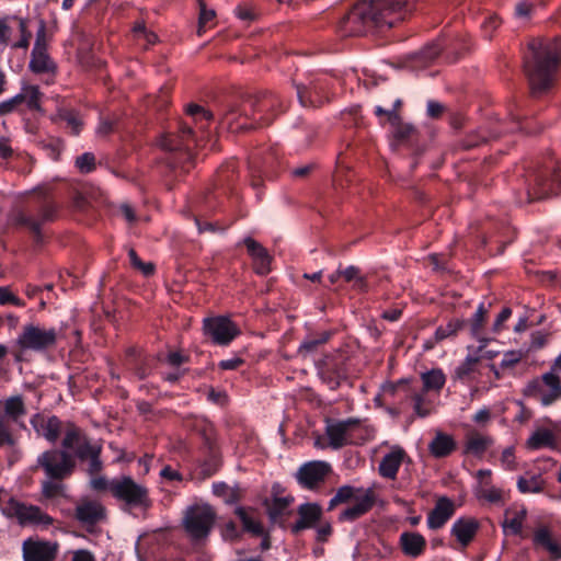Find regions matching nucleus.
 Listing matches in <instances>:
<instances>
[{"label":"nucleus","instance_id":"1","mask_svg":"<svg viewBox=\"0 0 561 561\" xmlns=\"http://www.w3.org/2000/svg\"><path fill=\"white\" fill-rule=\"evenodd\" d=\"M561 60V43L558 37L533 38L524 55V72L533 94L548 91L556 78Z\"/></svg>","mask_w":561,"mask_h":561},{"label":"nucleus","instance_id":"2","mask_svg":"<svg viewBox=\"0 0 561 561\" xmlns=\"http://www.w3.org/2000/svg\"><path fill=\"white\" fill-rule=\"evenodd\" d=\"M58 204L45 198L28 205L25 209L15 214V225L26 227L33 234L37 244L43 242L42 225L54 221L57 218Z\"/></svg>","mask_w":561,"mask_h":561},{"label":"nucleus","instance_id":"3","mask_svg":"<svg viewBox=\"0 0 561 561\" xmlns=\"http://www.w3.org/2000/svg\"><path fill=\"white\" fill-rule=\"evenodd\" d=\"M352 499H354L356 503L341 513L339 519L342 522H354L358 519L369 512L376 502L373 489L364 491L363 489H354L351 485H343L337 489L335 495L331 499L329 510L334 508L341 503H346Z\"/></svg>","mask_w":561,"mask_h":561},{"label":"nucleus","instance_id":"4","mask_svg":"<svg viewBox=\"0 0 561 561\" xmlns=\"http://www.w3.org/2000/svg\"><path fill=\"white\" fill-rule=\"evenodd\" d=\"M416 0H374L368 2L375 27H393L404 21L414 10Z\"/></svg>","mask_w":561,"mask_h":561},{"label":"nucleus","instance_id":"5","mask_svg":"<svg viewBox=\"0 0 561 561\" xmlns=\"http://www.w3.org/2000/svg\"><path fill=\"white\" fill-rule=\"evenodd\" d=\"M111 494L128 508L148 510L151 506L148 489L128 476L111 481Z\"/></svg>","mask_w":561,"mask_h":561},{"label":"nucleus","instance_id":"6","mask_svg":"<svg viewBox=\"0 0 561 561\" xmlns=\"http://www.w3.org/2000/svg\"><path fill=\"white\" fill-rule=\"evenodd\" d=\"M561 192V172L545 168L533 172L527 181V202H538Z\"/></svg>","mask_w":561,"mask_h":561},{"label":"nucleus","instance_id":"7","mask_svg":"<svg viewBox=\"0 0 561 561\" xmlns=\"http://www.w3.org/2000/svg\"><path fill=\"white\" fill-rule=\"evenodd\" d=\"M249 98L242 105L227 104L220 111L221 125L232 133L245 131L260 126L259 113L253 112Z\"/></svg>","mask_w":561,"mask_h":561},{"label":"nucleus","instance_id":"8","mask_svg":"<svg viewBox=\"0 0 561 561\" xmlns=\"http://www.w3.org/2000/svg\"><path fill=\"white\" fill-rule=\"evenodd\" d=\"M37 465L49 479L62 480L72 473L76 460L67 450L50 449L38 457Z\"/></svg>","mask_w":561,"mask_h":561},{"label":"nucleus","instance_id":"9","mask_svg":"<svg viewBox=\"0 0 561 561\" xmlns=\"http://www.w3.org/2000/svg\"><path fill=\"white\" fill-rule=\"evenodd\" d=\"M216 514L208 505L188 507L183 517V526L193 539H203L208 536L214 526Z\"/></svg>","mask_w":561,"mask_h":561},{"label":"nucleus","instance_id":"10","mask_svg":"<svg viewBox=\"0 0 561 561\" xmlns=\"http://www.w3.org/2000/svg\"><path fill=\"white\" fill-rule=\"evenodd\" d=\"M373 25V14L368 2L355 4L340 21L339 28L344 36L362 35Z\"/></svg>","mask_w":561,"mask_h":561},{"label":"nucleus","instance_id":"11","mask_svg":"<svg viewBox=\"0 0 561 561\" xmlns=\"http://www.w3.org/2000/svg\"><path fill=\"white\" fill-rule=\"evenodd\" d=\"M58 333L55 329H43L34 324L23 328L16 343L22 350L41 352L55 346Z\"/></svg>","mask_w":561,"mask_h":561},{"label":"nucleus","instance_id":"12","mask_svg":"<svg viewBox=\"0 0 561 561\" xmlns=\"http://www.w3.org/2000/svg\"><path fill=\"white\" fill-rule=\"evenodd\" d=\"M527 394L549 405L561 399V380L554 373H546L541 378L533 380L527 387Z\"/></svg>","mask_w":561,"mask_h":561},{"label":"nucleus","instance_id":"13","mask_svg":"<svg viewBox=\"0 0 561 561\" xmlns=\"http://www.w3.org/2000/svg\"><path fill=\"white\" fill-rule=\"evenodd\" d=\"M203 330L205 335L219 345H228L240 333L237 325L222 316L204 319Z\"/></svg>","mask_w":561,"mask_h":561},{"label":"nucleus","instance_id":"14","mask_svg":"<svg viewBox=\"0 0 561 561\" xmlns=\"http://www.w3.org/2000/svg\"><path fill=\"white\" fill-rule=\"evenodd\" d=\"M2 512L9 517H15L20 524H50L51 518L44 514L39 507L26 505L10 499L2 506Z\"/></svg>","mask_w":561,"mask_h":561},{"label":"nucleus","instance_id":"15","mask_svg":"<svg viewBox=\"0 0 561 561\" xmlns=\"http://www.w3.org/2000/svg\"><path fill=\"white\" fill-rule=\"evenodd\" d=\"M253 112L259 113L260 126L270 125L275 113L283 111V102L273 93H264L250 100Z\"/></svg>","mask_w":561,"mask_h":561},{"label":"nucleus","instance_id":"16","mask_svg":"<svg viewBox=\"0 0 561 561\" xmlns=\"http://www.w3.org/2000/svg\"><path fill=\"white\" fill-rule=\"evenodd\" d=\"M195 142L194 131L187 125H181L179 134L163 135L159 140V146L165 151H186L187 160L192 159L190 152L191 145Z\"/></svg>","mask_w":561,"mask_h":561},{"label":"nucleus","instance_id":"17","mask_svg":"<svg viewBox=\"0 0 561 561\" xmlns=\"http://www.w3.org/2000/svg\"><path fill=\"white\" fill-rule=\"evenodd\" d=\"M58 551V543L27 539L23 542V558L25 561H54Z\"/></svg>","mask_w":561,"mask_h":561},{"label":"nucleus","instance_id":"18","mask_svg":"<svg viewBox=\"0 0 561 561\" xmlns=\"http://www.w3.org/2000/svg\"><path fill=\"white\" fill-rule=\"evenodd\" d=\"M330 469V465L324 461H310L299 468L296 477L304 488L313 489L324 481Z\"/></svg>","mask_w":561,"mask_h":561},{"label":"nucleus","instance_id":"19","mask_svg":"<svg viewBox=\"0 0 561 561\" xmlns=\"http://www.w3.org/2000/svg\"><path fill=\"white\" fill-rule=\"evenodd\" d=\"M31 424L37 435L43 436L50 443H55L62 431V423L55 415L46 416L37 413L31 419Z\"/></svg>","mask_w":561,"mask_h":561},{"label":"nucleus","instance_id":"20","mask_svg":"<svg viewBox=\"0 0 561 561\" xmlns=\"http://www.w3.org/2000/svg\"><path fill=\"white\" fill-rule=\"evenodd\" d=\"M244 245L253 259L254 271L259 275H266L271 271L272 256L267 250L252 238L244 239Z\"/></svg>","mask_w":561,"mask_h":561},{"label":"nucleus","instance_id":"21","mask_svg":"<svg viewBox=\"0 0 561 561\" xmlns=\"http://www.w3.org/2000/svg\"><path fill=\"white\" fill-rule=\"evenodd\" d=\"M455 505L451 500L442 496L437 500L435 507L430 512L427 525L432 529H438L454 515Z\"/></svg>","mask_w":561,"mask_h":561},{"label":"nucleus","instance_id":"22","mask_svg":"<svg viewBox=\"0 0 561 561\" xmlns=\"http://www.w3.org/2000/svg\"><path fill=\"white\" fill-rule=\"evenodd\" d=\"M322 515L321 507L316 503H306L298 507V519L291 526L293 534L297 535L301 530L311 528Z\"/></svg>","mask_w":561,"mask_h":561},{"label":"nucleus","instance_id":"23","mask_svg":"<svg viewBox=\"0 0 561 561\" xmlns=\"http://www.w3.org/2000/svg\"><path fill=\"white\" fill-rule=\"evenodd\" d=\"M3 412L0 414V420L11 425L18 423L26 414V408L21 396H14L0 401Z\"/></svg>","mask_w":561,"mask_h":561},{"label":"nucleus","instance_id":"24","mask_svg":"<svg viewBox=\"0 0 561 561\" xmlns=\"http://www.w3.org/2000/svg\"><path fill=\"white\" fill-rule=\"evenodd\" d=\"M358 424L355 419L337 422L327 426V435L330 439V446L339 449L347 444V432Z\"/></svg>","mask_w":561,"mask_h":561},{"label":"nucleus","instance_id":"25","mask_svg":"<svg viewBox=\"0 0 561 561\" xmlns=\"http://www.w3.org/2000/svg\"><path fill=\"white\" fill-rule=\"evenodd\" d=\"M405 456L407 454L401 447L392 448V450L386 456H383V458L380 461V476L387 479H394Z\"/></svg>","mask_w":561,"mask_h":561},{"label":"nucleus","instance_id":"26","mask_svg":"<svg viewBox=\"0 0 561 561\" xmlns=\"http://www.w3.org/2000/svg\"><path fill=\"white\" fill-rule=\"evenodd\" d=\"M104 516V507L94 501L83 502L76 508V517L84 524L94 525L102 520Z\"/></svg>","mask_w":561,"mask_h":561},{"label":"nucleus","instance_id":"27","mask_svg":"<svg viewBox=\"0 0 561 561\" xmlns=\"http://www.w3.org/2000/svg\"><path fill=\"white\" fill-rule=\"evenodd\" d=\"M291 496L278 497L275 496L273 500H265L264 505L266 507L268 517L272 523L279 524L283 526L284 517L289 514V505L293 503Z\"/></svg>","mask_w":561,"mask_h":561},{"label":"nucleus","instance_id":"28","mask_svg":"<svg viewBox=\"0 0 561 561\" xmlns=\"http://www.w3.org/2000/svg\"><path fill=\"white\" fill-rule=\"evenodd\" d=\"M479 524L477 520L472 518H460L453 525L451 534L466 547L476 536Z\"/></svg>","mask_w":561,"mask_h":561},{"label":"nucleus","instance_id":"29","mask_svg":"<svg viewBox=\"0 0 561 561\" xmlns=\"http://www.w3.org/2000/svg\"><path fill=\"white\" fill-rule=\"evenodd\" d=\"M431 454L436 458H444L456 449L455 439L443 432H437L428 445Z\"/></svg>","mask_w":561,"mask_h":561},{"label":"nucleus","instance_id":"30","mask_svg":"<svg viewBox=\"0 0 561 561\" xmlns=\"http://www.w3.org/2000/svg\"><path fill=\"white\" fill-rule=\"evenodd\" d=\"M557 445L554 434L547 428H538L526 440V447L530 450L541 448H554Z\"/></svg>","mask_w":561,"mask_h":561},{"label":"nucleus","instance_id":"31","mask_svg":"<svg viewBox=\"0 0 561 561\" xmlns=\"http://www.w3.org/2000/svg\"><path fill=\"white\" fill-rule=\"evenodd\" d=\"M403 552L410 557L420 556L425 548V539L416 533H403L400 537Z\"/></svg>","mask_w":561,"mask_h":561},{"label":"nucleus","instance_id":"32","mask_svg":"<svg viewBox=\"0 0 561 561\" xmlns=\"http://www.w3.org/2000/svg\"><path fill=\"white\" fill-rule=\"evenodd\" d=\"M492 444L491 437L473 432L467 436L465 453L480 457Z\"/></svg>","mask_w":561,"mask_h":561},{"label":"nucleus","instance_id":"33","mask_svg":"<svg viewBox=\"0 0 561 561\" xmlns=\"http://www.w3.org/2000/svg\"><path fill=\"white\" fill-rule=\"evenodd\" d=\"M30 68L36 73H42L53 71L55 69V65L49 58L46 49L34 47L32 50Z\"/></svg>","mask_w":561,"mask_h":561},{"label":"nucleus","instance_id":"34","mask_svg":"<svg viewBox=\"0 0 561 561\" xmlns=\"http://www.w3.org/2000/svg\"><path fill=\"white\" fill-rule=\"evenodd\" d=\"M442 48L438 44H431L422 50L410 56V60L414 67L423 68L430 65L440 53Z\"/></svg>","mask_w":561,"mask_h":561},{"label":"nucleus","instance_id":"35","mask_svg":"<svg viewBox=\"0 0 561 561\" xmlns=\"http://www.w3.org/2000/svg\"><path fill=\"white\" fill-rule=\"evenodd\" d=\"M480 357L468 356L456 369L454 379L468 381L473 378V374L478 370Z\"/></svg>","mask_w":561,"mask_h":561},{"label":"nucleus","instance_id":"36","mask_svg":"<svg viewBox=\"0 0 561 561\" xmlns=\"http://www.w3.org/2000/svg\"><path fill=\"white\" fill-rule=\"evenodd\" d=\"M423 393L428 391H439L445 385V375L440 369H432L422 374Z\"/></svg>","mask_w":561,"mask_h":561},{"label":"nucleus","instance_id":"37","mask_svg":"<svg viewBox=\"0 0 561 561\" xmlns=\"http://www.w3.org/2000/svg\"><path fill=\"white\" fill-rule=\"evenodd\" d=\"M329 339H330L329 332H322V333L318 334L317 336L308 337L307 340H305L302 342L298 352L300 355L307 356L308 354L314 352L320 345L328 342Z\"/></svg>","mask_w":561,"mask_h":561},{"label":"nucleus","instance_id":"38","mask_svg":"<svg viewBox=\"0 0 561 561\" xmlns=\"http://www.w3.org/2000/svg\"><path fill=\"white\" fill-rule=\"evenodd\" d=\"M23 98V103H26L31 110L38 111L41 108L39 99L41 92L36 85H25L22 92L16 94Z\"/></svg>","mask_w":561,"mask_h":561},{"label":"nucleus","instance_id":"39","mask_svg":"<svg viewBox=\"0 0 561 561\" xmlns=\"http://www.w3.org/2000/svg\"><path fill=\"white\" fill-rule=\"evenodd\" d=\"M518 490L522 493H539L543 489V480L540 476H533L530 478H519L517 481Z\"/></svg>","mask_w":561,"mask_h":561},{"label":"nucleus","instance_id":"40","mask_svg":"<svg viewBox=\"0 0 561 561\" xmlns=\"http://www.w3.org/2000/svg\"><path fill=\"white\" fill-rule=\"evenodd\" d=\"M85 437L82 436L81 431L73 424H68L65 437L62 439V447L65 449L76 448Z\"/></svg>","mask_w":561,"mask_h":561},{"label":"nucleus","instance_id":"41","mask_svg":"<svg viewBox=\"0 0 561 561\" xmlns=\"http://www.w3.org/2000/svg\"><path fill=\"white\" fill-rule=\"evenodd\" d=\"M463 325H465L463 320L454 319V320L449 321L445 327L437 328L436 332H435L436 341L439 342L448 336L457 334V332L459 330H461L463 328Z\"/></svg>","mask_w":561,"mask_h":561},{"label":"nucleus","instance_id":"42","mask_svg":"<svg viewBox=\"0 0 561 561\" xmlns=\"http://www.w3.org/2000/svg\"><path fill=\"white\" fill-rule=\"evenodd\" d=\"M412 400L414 402V412L420 417H425L431 414L432 405L431 402L426 399L425 393H414L412 396Z\"/></svg>","mask_w":561,"mask_h":561},{"label":"nucleus","instance_id":"43","mask_svg":"<svg viewBox=\"0 0 561 561\" xmlns=\"http://www.w3.org/2000/svg\"><path fill=\"white\" fill-rule=\"evenodd\" d=\"M236 514L241 519L242 525H243L245 530H248V531H250V533H252L254 535H262L263 534V527L261 526V524L255 522V520H253L248 515V513L245 512L244 508L238 507L236 510Z\"/></svg>","mask_w":561,"mask_h":561},{"label":"nucleus","instance_id":"44","mask_svg":"<svg viewBox=\"0 0 561 561\" xmlns=\"http://www.w3.org/2000/svg\"><path fill=\"white\" fill-rule=\"evenodd\" d=\"M134 36L140 41H145L148 45H152L158 41V36L147 30L144 21H137L133 27Z\"/></svg>","mask_w":561,"mask_h":561},{"label":"nucleus","instance_id":"45","mask_svg":"<svg viewBox=\"0 0 561 561\" xmlns=\"http://www.w3.org/2000/svg\"><path fill=\"white\" fill-rule=\"evenodd\" d=\"M342 277L346 282H355V287L359 289H364L366 287V279L360 275V271L356 266H348L345 270L341 271Z\"/></svg>","mask_w":561,"mask_h":561},{"label":"nucleus","instance_id":"46","mask_svg":"<svg viewBox=\"0 0 561 561\" xmlns=\"http://www.w3.org/2000/svg\"><path fill=\"white\" fill-rule=\"evenodd\" d=\"M95 454H101V447L91 445L87 438H84L77 447L76 455L79 459L84 460L87 458L93 457Z\"/></svg>","mask_w":561,"mask_h":561},{"label":"nucleus","instance_id":"47","mask_svg":"<svg viewBox=\"0 0 561 561\" xmlns=\"http://www.w3.org/2000/svg\"><path fill=\"white\" fill-rule=\"evenodd\" d=\"M394 126L393 137L398 142H403L409 140L415 133L413 126L408 124H402L399 119L398 124H391Z\"/></svg>","mask_w":561,"mask_h":561},{"label":"nucleus","instance_id":"48","mask_svg":"<svg viewBox=\"0 0 561 561\" xmlns=\"http://www.w3.org/2000/svg\"><path fill=\"white\" fill-rule=\"evenodd\" d=\"M60 118L67 123V126L71 128L73 135L80 133L82 122L77 113L65 110L60 113Z\"/></svg>","mask_w":561,"mask_h":561},{"label":"nucleus","instance_id":"49","mask_svg":"<svg viewBox=\"0 0 561 561\" xmlns=\"http://www.w3.org/2000/svg\"><path fill=\"white\" fill-rule=\"evenodd\" d=\"M216 16V13L213 9H207L204 0H199V18H198V35L202 34L206 24L213 21Z\"/></svg>","mask_w":561,"mask_h":561},{"label":"nucleus","instance_id":"50","mask_svg":"<svg viewBox=\"0 0 561 561\" xmlns=\"http://www.w3.org/2000/svg\"><path fill=\"white\" fill-rule=\"evenodd\" d=\"M553 541L556 540L552 538L550 530L545 526L539 527L534 534V543L543 549H547Z\"/></svg>","mask_w":561,"mask_h":561},{"label":"nucleus","instance_id":"51","mask_svg":"<svg viewBox=\"0 0 561 561\" xmlns=\"http://www.w3.org/2000/svg\"><path fill=\"white\" fill-rule=\"evenodd\" d=\"M480 497L485 499L491 503H497L502 501V491L495 486L490 485L485 482V486H481L478 491Z\"/></svg>","mask_w":561,"mask_h":561},{"label":"nucleus","instance_id":"52","mask_svg":"<svg viewBox=\"0 0 561 561\" xmlns=\"http://www.w3.org/2000/svg\"><path fill=\"white\" fill-rule=\"evenodd\" d=\"M486 313H488V311L484 308V306L480 305L477 312L473 316V319L471 320V323H470V330H471V334L473 336L479 335V333L484 324Z\"/></svg>","mask_w":561,"mask_h":561},{"label":"nucleus","instance_id":"53","mask_svg":"<svg viewBox=\"0 0 561 561\" xmlns=\"http://www.w3.org/2000/svg\"><path fill=\"white\" fill-rule=\"evenodd\" d=\"M16 444V439L12 433L11 425L4 423L3 420H0V447L2 446H14Z\"/></svg>","mask_w":561,"mask_h":561},{"label":"nucleus","instance_id":"54","mask_svg":"<svg viewBox=\"0 0 561 561\" xmlns=\"http://www.w3.org/2000/svg\"><path fill=\"white\" fill-rule=\"evenodd\" d=\"M525 517H526V511L523 510V511L516 513V515L513 518L504 520V523H503L504 529L510 528L513 534H515V535L520 534L522 527H523V522H524Z\"/></svg>","mask_w":561,"mask_h":561},{"label":"nucleus","instance_id":"55","mask_svg":"<svg viewBox=\"0 0 561 561\" xmlns=\"http://www.w3.org/2000/svg\"><path fill=\"white\" fill-rule=\"evenodd\" d=\"M401 104H402L401 100L397 99L394 101L393 107L391 110H385L381 106H377L375 113L377 116L387 115L390 124H398V122H399L398 111H399V107L401 106Z\"/></svg>","mask_w":561,"mask_h":561},{"label":"nucleus","instance_id":"56","mask_svg":"<svg viewBox=\"0 0 561 561\" xmlns=\"http://www.w3.org/2000/svg\"><path fill=\"white\" fill-rule=\"evenodd\" d=\"M76 165L81 172L88 173L94 169L95 158L90 152L83 153L77 158Z\"/></svg>","mask_w":561,"mask_h":561},{"label":"nucleus","instance_id":"57","mask_svg":"<svg viewBox=\"0 0 561 561\" xmlns=\"http://www.w3.org/2000/svg\"><path fill=\"white\" fill-rule=\"evenodd\" d=\"M523 351H510L504 354V357L501 363L502 368H510L516 365L524 357Z\"/></svg>","mask_w":561,"mask_h":561},{"label":"nucleus","instance_id":"58","mask_svg":"<svg viewBox=\"0 0 561 561\" xmlns=\"http://www.w3.org/2000/svg\"><path fill=\"white\" fill-rule=\"evenodd\" d=\"M23 104V98L14 95L13 98L0 103V115L12 113L19 105Z\"/></svg>","mask_w":561,"mask_h":561},{"label":"nucleus","instance_id":"59","mask_svg":"<svg viewBox=\"0 0 561 561\" xmlns=\"http://www.w3.org/2000/svg\"><path fill=\"white\" fill-rule=\"evenodd\" d=\"M0 304L1 305L12 304V305L19 306V307L23 306V302L21 301V299L18 298L16 296H14L5 287H0Z\"/></svg>","mask_w":561,"mask_h":561},{"label":"nucleus","instance_id":"60","mask_svg":"<svg viewBox=\"0 0 561 561\" xmlns=\"http://www.w3.org/2000/svg\"><path fill=\"white\" fill-rule=\"evenodd\" d=\"M61 491V485L53 481L43 482V494L45 497L51 499L57 496Z\"/></svg>","mask_w":561,"mask_h":561},{"label":"nucleus","instance_id":"61","mask_svg":"<svg viewBox=\"0 0 561 561\" xmlns=\"http://www.w3.org/2000/svg\"><path fill=\"white\" fill-rule=\"evenodd\" d=\"M213 490L216 495L226 497V502L232 501L230 497H233V491L226 483H215Z\"/></svg>","mask_w":561,"mask_h":561},{"label":"nucleus","instance_id":"62","mask_svg":"<svg viewBox=\"0 0 561 561\" xmlns=\"http://www.w3.org/2000/svg\"><path fill=\"white\" fill-rule=\"evenodd\" d=\"M186 113L192 116L202 114L206 121H211L214 118V114L210 111H207L197 104H188L186 107Z\"/></svg>","mask_w":561,"mask_h":561},{"label":"nucleus","instance_id":"63","mask_svg":"<svg viewBox=\"0 0 561 561\" xmlns=\"http://www.w3.org/2000/svg\"><path fill=\"white\" fill-rule=\"evenodd\" d=\"M20 31L22 33V38L18 43L13 45L15 48H27L30 44L31 33L26 30V24L23 20L20 21Z\"/></svg>","mask_w":561,"mask_h":561},{"label":"nucleus","instance_id":"64","mask_svg":"<svg viewBox=\"0 0 561 561\" xmlns=\"http://www.w3.org/2000/svg\"><path fill=\"white\" fill-rule=\"evenodd\" d=\"M512 310L510 308H504L493 323V331L495 333L500 332L503 329L504 322L511 317Z\"/></svg>","mask_w":561,"mask_h":561}]
</instances>
